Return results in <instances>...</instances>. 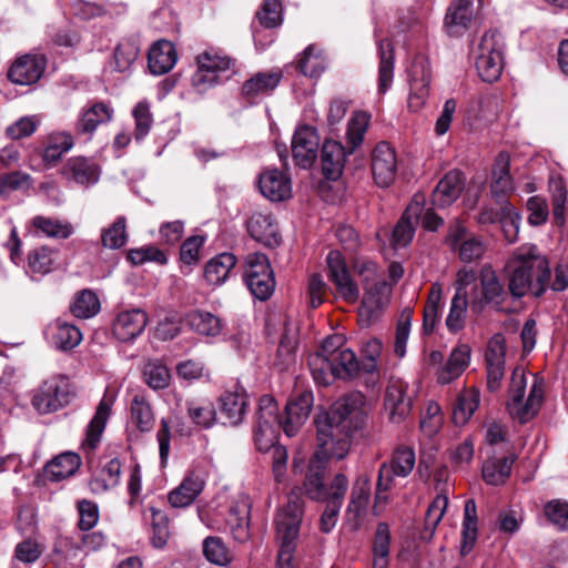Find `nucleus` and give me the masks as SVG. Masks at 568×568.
I'll return each instance as SVG.
<instances>
[{"label": "nucleus", "instance_id": "1", "mask_svg": "<svg viewBox=\"0 0 568 568\" xmlns=\"http://www.w3.org/2000/svg\"><path fill=\"white\" fill-rule=\"evenodd\" d=\"M366 398L352 392L336 400L328 413L316 417L317 450L312 459L325 465L328 459H343L351 448V436L366 420Z\"/></svg>", "mask_w": 568, "mask_h": 568}, {"label": "nucleus", "instance_id": "2", "mask_svg": "<svg viewBox=\"0 0 568 568\" xmlns=\"http://www.w3.org/2000/svg\"><path fill=\"white\" fill-rule=\"evenodd\" d=\"M507 270L509 292L515 300L528 293L539 297L548 288L549 262L534 244L517 247L507 262Z\"/></svg>", "mask_w": 568, "mask_h": 568}, {"label": "nucleus", "instance_id": "3", "mask_svg": "<svg viewBox=\"0 0 568 568\" xmlns=\"http://www.w3.org/2000/svg\"><path fill=\"white\" fill-rule=\"evenodd\" d=\"M284 419L280 417L278 405L274 397L264 395L260 398L256 410L255 445L258 452L267 454L277 483L285 479L287 449L277 444L278 429H283Z\"/></svg>", "mask_w": 568, "mask_h": 568}, {"label": "nucleus", "instance_id": "4", "mask_svg": "<svg viewBox=\"0 0 568 568\" xmlns=\"http://www.w3.org/2000/svg\"><path fill=\"white\" fill-rule=\"evenodd\" d=\"M416 465V456L413 448L408 446L397 447L388 462H384L379 469L375 489V503L374 513L379 515L382 513V506H385L388 501L387 491H389L394 485L395 477H407Z\"/></svg>", "mask_w": 568, "mask_h": 568}, {"label": "nucleus", "instance_id": "5", "mask_svg": "<svg viewBox=\"0 0 568 568\" xmlns=\"http://www.w3.org/2000/svg\"><path fill=\"white\" fill-rule=\"evenodd\" d=\"M526 386L525 369L516 367L511 374L507 409L511 417L518 419L521 424L527 423L537 414L542 400V389L536 382L531 386L527 399L524 400Z\"/></svg>", "mask_w": 568, "mask_h": 568}, {"label": "nucleus", "instance_id": "6", "mask_svg": "<svg viewBox=\"0 0 568 568\" xmlns=\"http://www.w3.org/2000/svg\"><path fill=\"white\" fill-rule=\"evenodd\" d=\"M504 39L496 30L484 33L476 51V69L485 82L499 79L504 69Z\"/></svg>", "mask_w": 568, "mask_h": 568}, {"label": "nucleus", "instance_id": "7", "mask_svg": "<svg viewBox=\"0 0 568 568\" xmlns=\"http://www.w3.org/2000/svg\"><path fill=\"white\" fill-rule=\"evenodd\" d=\"M480 285L473 288L470 295V311L481 314L487 306L496 311H506L504 303L511 296L509 288L505 290L495 271L485 266L480 271Z\"/></svg>", "mask_w": 568, "mask_h": 568}, {"label": "nucleus", "instance_id": "8", "mask_svg": "<svg viewBox=\"0 0 568 568\" xmlns=\"http://www.w3.org/2000/svg\"><path fill=\"white\" fill-rule=\"evenodd\" d=\"M72 395L69 378L55 375L41 384L32 397V406L42 415L54 413L67 406Z\"/></svg>", "mask_w": 568, "mask_h": 568}, {"label": "nucleus", "instance_id": "9", "mask_svg": "<svg viewBox=\"0 0 568 568\" xmlns=\"http://www.w3.org/2000/svg\"><path fill=\"white\" fill-rule=\"evenodd\" d=\"M304 514V500L298 486L292 488L287 495L286 505L280 509L275 517V526L278 540H297L302 518Z\"/></svg>", "mask_w": 568, "mask_h": 568}, {"label": "nucleus", "instance_id": "10", "mask_svg": "<svg viewBox=\"0 0 568 568\" xmlns=\"http://www.w3.org/2000/svg\"><path fill=\"white\" fill-rule=\"evenodd\" d=\"M328 278L337 294L347 303H356L359 297L357 284L352 280L346 262L338 251H331L326 257Z\"/></svg>", "mask_w": 568, "mask_h": 568}, {"label": "nucleus", "instance_id": "11", "mask_svg": "<svg viewBox=\"0 0 568 568\" xmlns=\"http://www.w3.org/2000/svg\"><path fill=\"white\" fill-rule=\"evenodd\" d=\"M409 386L399 378H392L386 387L384 408L392 423L403 422L412 412L413 397Z\"/></svg>", "mask_w": 568, "mask_h": 568}, {"label": "nucleus", "instance_id": "12", "mask_svg": "<svg viewBox=\"0 0 568 568\" xmlns=\"http://www.w3.org/2000/svg\"><path fill=\"white\" fill-rule=\"evenodd\" d=\"M371 169L374 181L381 187L389 186L397 173V156L394 148L386 141L376 144L372 152Z\"/></svg>", "mask_w": 568, "mask_h": 568}, {"label": "nucleus", "instance_id": "13", "mask_svg": "<svg viewBox=\"0 0 568 568\" xmlns=\"http://www.w3.org/2000/svg\"><path fill=\"white\" fill-rule=\"evenodd\" d=\"M487 388L497 390L505 375L506 339L501 334H495L488 342L485 353Z\"/></svg>", "mask_w": 568, "mask_h": 568}, {"label": "nucleus", "instance_id": "14", "mask_svg": "<svg viewBox=\"0 0 568 568\" xmlns=\"http://www.w3.org/2000/svg\"><path fill=\"white\" fill-rule=\"evenodd\" d=\"M424 206L425 195L415 194L393 230L392 245L394 248L405 247L412 242L415 234V225L420 219Z\"/></svg>", "mask_w": 568, "mask_h": 568}, {"label": "nucleus", "instance_id": "15", "mask_svg": "<svg viewBox=\"0 0 568 568\" xmlns=\"http://www.w3.org/2000/svg\"><path fill=\"white\" fill-rule=\"evenodd\" d=\"M47 68V59L40 54H24L16 59L8 70V79L18 85L38 82Z\"/></svg>", "mask_w": 568, "mask_h": 568}, {"label": "nucleus", "instance_id": "16", "mask_svg": "<svg viewBox=\"0 0 568 568\" xmlns=\"http://www.w3.org/2000/svg\"><path fill=\"white\" fill-rule=\"evenodd\" d=\"M275 288V280L265 254L251 255V294L260 301L268 300Z\"/></svg>", "mask_w": 568, "mask_h": 568}, {"label": "nucleus", "instance_id": "17", "mask_svg": "<svg viewBox=\"0 0 568 568\" xmlns=\"http://www.w3.org/2000/svg\"><path fill=\"white\" fill-rule=\"evenodd\" d=\"M318 143L315 129L308 125L300 126L292 140V154L295 163L303 169L312 166L317 156Z\"/></svg>", "mask_w": 568, "mask_h": 568}, {"label": "nucleus", "instance_id": "18", "mask_svg": "<svg viewBox=\"0 0 568 568\" xmlns=\"http://www.w3.org/2000/svg\"><path fill=\"white\" fill-rule=\"evenodd\" d=\"M471 359V348L468 344H458L454 347L440 366L437 367L435 376L439 385H448L458 379Z\"/></svg>", "mask_w": 568, "mask_h": 568}, {"label": "nucleus", "instance_id": "19", "mask_svg": "<svg viewBox=\"0 0 568 568\" xmlns=\"http://www.w3.org/2000/svg\"><path fill=\"white\" fill-rule=\"evenodd\" d=\"M348 489V478L338 473L331 481V498L325 499L326 507L321 516L320 527L323 532H329L335 527L345 494Z\"/></svg>", "mask_w": 568, "mask_h": 568}, {"label": "nucleus", "instance_id": "20", "mask_svg": "<svg viewBox=\"0 0 568 568\" xmlns=\"http://www.w3.org/2000/svg\"><path fill=\"white\" fill-rule=\"evenodd\" d=\"M261 194L271 202H282L292 196L291 179L277 169H266L257 180Z\"/></svg>", "mask_w": 568, "mask_h": 568}, {"label": "nucleus", "instance_id": "21", "mask_svg": "<svg viewBox=\"0 0 568 568\" xmlns=\"http://www.w3.org/2000/svg\"><path fill=\"white\" fill-rule=\"evenodd\" d=\"M313 402V393L311 390H303L286 404L283 430L288 437L295 436L307 420Z\"/></svg>", "mask_w": 568, "mask_h": 568}, {"label": "nucleus", "instance_id": "22", "mask_svg": "<svg viewBox=\"0 0 568 568\" xmlns=\"http://www.w3.org/2000/svg\"><path fill=\"white\" fill-rule=\"evenodd\" d=\"M148 323V315L141 308L120 312L112 325L114 336L121 342H130L141 335Z\"/></svg>", "mask_w": 568, "mask_h": 568}, {"label": "nucleus", "instance_id": "23", "mask_svg": "<svg viewBox=\"0 0 568 568\" xmlns=\"http://www.w3.org/2000/svg\"><path fill=\"white\" fill-rule=\"evenodd\" d=\"M392 288L384 280H365V293L362 300L361 313L367 317L377 316L389 303Z\"/></svg>", "mask_w": 568, "mask_h": 568}, {"label": "nucleus", "instance_id": "24", "mask_svg": "<svg viewBox=\"0 0 568 568\" xmlns=\"http://www.w3.org/2000/svg\"><path fill=\"white\" fill-rule=\"evenodd\" d=\"M465 187V176L458 170L449 171L434 189L432 204L436 207H446L454 203Z\"/></svg>", "mask_w": 568, "mask_h": 568}, {"label": "nucleus", "instance_id": "25", "mask_svg": "<svg viewBox=\"0 0 568 568\" xmlns=\"http://www.w3.org/2000/svg\"><path fill=\"white\" fill-rule=\"evenodd\" d=\"M205 480L195 471L185 476L182 483L168 495L170 505L174 508H185L194 503L203 491Z\"/></svg>", "mask_w": 568, "mask_h": 568}, {"label": "nucleus", "instance_id": "26", "mask_svg": "<svg viewBox=\"0 0 568 568\" xmlns=\"http://www.w3.org/2000/svg\"><path fill=\"white\" fill-rule=\"evenodd\" d=\"M220 402L221 414L226 418L224 424L237 426L243 422L246 406V390L241 384L236 383L234 390H229L222 395Z\"/></svg>", "mask_w": 568, "mask_h": 568}, {"label": "nucleus", "instance_id": "27", "mask_svg": "<svg viewBox=\"0 0 568 568\" xmlns=\"http://www.w3.org/2000/svg\"><path fill=\"white\" fill-rule=\"evenodd\" d=\"M62 175L81 185L95 184L99 180L100 169L97 163L84 156H74L63 165Z\"/></svg>", "mask_w": 568, "mask_h": 568}, {"label": "nucleus", "instance_id": "28", "mask_svg": "<svg viewBox=\"0 0 568 568\" xmlns=\"http://www.w3.org/2000/svg\"><path fill=\"white\" fill-rule=\"evenodd\" d=\"M509 166V154L500 152L495 160L490 185L491 194L498 203H500V201L507 202L505 196L514 190Z\"/></svg>", "mask_w": 568, "mask_h": 568}, {"label": "nucleus", "instance_id": "29", "mask_svg": "<svg viewBox=\"0 0 568 568\" xmlns=\"http://www.w3.org/2000/svg\"><path fill=\"white\" fill-rule=\"evenodd\" d=\"M178 53L172 42L160 40L155 42L148 54V63L151 73L162 75L168 73L176 63Z\"/></svg>", "mask_w": 568, "mask_h": 568}, {"label": "nucleus", "instance_id": "30", "mask_svg": "<svg viewBox=\"0 0 568 568\" xmlns=\"http://www.w3.org/2000/svg\"><path fill=\"white\" fill-rule=\"evenodd\" d=\"M346 160L345 146L333 140H327L322 146L321 161L323 174L328 180H337L344 169Z\"/></svg>", "mask_w": 568, "mask_h": 568}, {"label": "nucleus", "instance_id": "31", "mask_svg": "<svg viewBox=\"0 0 568 568\" xmlns=\"http://www.w3.org/2000/svg\"><path fill=\"white\" fill-rule=\"evenodd\" d=\"M325 465L320 464L317 460L311 459L308 470L301 490L312 500L324 501L331 498V484H324Z\"/></svg>", "mask_w": 568, "mask_h": 568}, {"label": "nucleus", "instance_id": "32", "mask_svg": "<svg viewBox=\"0 0 568 568\" xmlns=\"http://www.w3.org/2000/svg\"><path fill=\"white\" fill-rule=\"evenodd\" d=\"M112 116L113 108L110 103L95 101L83 109L77 129L81 133L92 134L99 125L110 122Z\"/></svg>", "mask_w": 568, "mask_h": 568}, {"label": "nucleus", "instance_id": "33", "mask_svg": "<svg viewBox=\"0 0 568 568\" xmlns=\"http://www.w3.org/2000/svg\"><path fill=\"white\" fill-rule=\"evenodd\" d=\"M112 400L103 397L97 407V412L87 428L85 438L82 447L89 452L94 450L105 428L106 420L110 416Z\"/></svg>", "mask_w": 568, "mask_h": 568}, {"label": "nucleus", "instance_id": "34", "mask_svg": "<svg viewBox=\"0 0 568 568\" xmlns=\"http://www.w3.org/2000/svg\"><path fill=\"white\" fill-rule=\"evenodd\" d=\"M251 237L267 246L280 243L278 229L271 213L255 212L251 216Z\"/></svg>", "mask_w": 568, "mask_h": 568}, {"label": "nucleus", "instance_id": "35", "mask_svg": "<svg viewBox=\"0 0 568 568\" xmlns=\"http://www.w3.org/2000/svg\"><path fill=\"white\" fill-rule=\"evenodd\" d=\"M80 465V457L74 453L67 452L47 463L43 474L47 479L59 481L74 475Z\"/></svg>", "mask_w": 568, "mask_h": 568}, {"label": "nucleus", "instance_id": "36", "mask_svg": "<svg viewBox=\"0 0 568 568\" xmlns=\"http://www.w3.org/2000/svg\"><path fill=\"white\" fill-rule=\"evenodd\" d=\"M371 498V478L363 474L355 478L349 501L347 505V516H352L353 519L359 518L364 511L366 510V507L368 505Z\"/></svg>", "mask_w": 568, "mask_h": 568}, {"label": "nucleus", "instance_id": "37", "mask_svg": "<svg viewBox=\"0 0 568 568\" xmlns=\"http://www.w3.org/2000/svg\"><path fill=\"white\" fill-rule=\"evenodd\" d=\"M195 65H201L205 72L217 75V80L223 81V74L226 71L235 72V61L214 50H205L195 57Z\"/></svg>", "mask_w": 568, "mask_h": 568}, {"label": "nucleus", "instance_id": "38", "mask_svg": "<svg viewBox=\"0 0 568 568\" xmlns=\"http://www.w3.org/2000/svg\"><path fill=\"white\" fill-rule=\"evenodd\" d=\"M480 403V392L476 387L464 388L457 396L453 412L456 425H465L474 415Z\"/></svg>", "mask_w": 568, "mask_h": 568}, {"label": "nucleus", "instance_id": "39", "mask_svg": "<svg viewBox=\"0 0 568 568\" xmlns=\"http://www.w3.org/2000/svg\"><path fill=\"white\" fill-rule=\"evenodd\" d=\"M473 19L471 0H455L447 10L445 26L450 33H458L468 28Z\"/></svg>", "mask_w": 568, "mask_h": 568}, {"label": "nucleus", "instance_id": "40", "mask_svg": "<svg viewBox=\"0 0 568 568\" xmlns=\"http://www.w3.org/2000/svg\"><path fill=\"white\" fill-rule=\"evenodd\" d=\"M379 67H378V90L385 93L390 87L394 77V49L387 39L378 42Z\"/></svg>", "mask_w": 568, "mask_h": 568}, {"label": "nucleus", "instance_id": "41", "mask_svg": "<svg viewBox=\"0 0 568 568\" xmlns=\"http://www.w3.org/2000/svg\"><path fill=\"white\" fill-rule=\"evenodd\" d=\"M81 339L82 334L75 325L57 321L51 327V341L60 351H70L77 347Z\"/></svg>", "mask_w": 568, "mask_h": 568}, {"label": "nucleus", "instance_id": "42", "mask_svg": "<svg viewBox=\"0 0 568 568\" xmlns=\"http://www.w3.org/2000/svg\"><path fill=\"white\" fill-rule=\"evenodd\" d=\"M443 300V286L440 283H433L424 307L423 329L426 334L434 332L440 318V305Z\"/></svg>", "mask_w": 568, "mask_h": 568}, {"label": "nucleus", "instance_id": "43", "mask_svg": "<svg viewBox=\"0 0 568 568\" xmlns=\"http://www.w3.org/2000/svg\"><path fill=\"white\" fill-rule=\"evenodd\" d=\"M236 258L231 253H222L210 260L204 270V277L211 285L222 284L230 271L234 267Z\"/></svg>", "mask_w": 568, "mask_h": 568}, {"label": "nucleus", "instance_id": "44", "mask_svg": "<svg viewBox=\"0 0 568 568\" xmlns=\"http://www.w3.org/2000/svg\"><path fill=\"white\" fill-rule=\"evenodd\" d=\"M515 455L504 458H491L483 465V479L489 485H500L510 476Z\"/></svg>", "mask_w": 568, "mask_h": 568}, {"label": "nucleus", "instance_id": "45", "mask_svg": "<svg viewBox=\"0 0 568 568\" xmlns=\"http://www.w3.org/2000/svg\"><path fill=\"white\" fill-rule=\"evenodd\" d=\"M72 146L73 139L71 134L65 132L52 134L42 151V160L47 166H54Z\"/></svg>", "mask_w": 568, "mask_h": 568}, {"label": "nucleus", "instance_id": "46", "mask_svg": "<svg viewBox=\"0 0 568 568\" xmlns=\"http://www.w3.org/2000/svg\"><path fill=\"white\" fill-rule=\"evenodd\" d=\"M142 379L152 389H164L170 385L171 373L159 359H149L142 368Z\"/></svg>", "mask_w": 568, "mask_h": 568}, {"label": "nucleus", "instance_id": "47", "mask_svg": "<svg viewBox=\"0 0 568 568\" xmlns=\"http://www.w3.org/2000/svg\"><path fill=\"white\" fill-rule=\"evenodd\" d=\"M298 70L306 77H320L326 68V59L323 51L315 44H310L303 51L297 62Z\"/></svg>", "mask_w": 568, "mask_h": 568}, {"label": "nucleus", "instance_id": "48", "mask_svg": "<svg viewBox=\"0 0 568 568\" xmlns=\"http://www.w3.org/2000/svg\"><path fill=\"white\" fill-rule=\"evenodd\" d=\"M186 324L196 333L215 336L221 331L220 320L210 312L194 310L185 315Z\"/></svg>", "mask_w": 568, "mask_h": 568}, {"label": "nucleus", "instance_id": "49", "mask_svg": "<svg viewBox=\"0 0 568 568\" xmlns=\"http://www.w3.org/2000/svg\"><path fill=\"white\" fill-rule=\"evenodd\" d=\"M462 536L460 551L463 555H466L473 549L477 540V507L473 499H468L465 503Z\"/></svg>", "mask_w": 568, "mask_h": 568}, {"label": "nucleus", "instance_id": "50", "mask_svg": "<svg viewBox=\"0 0 568 568\" xmlns=\"http://www.w3.org/2000/svg\"><path fill=\"white\" fill-rule=\"evenodd\" d=\"M131 418L141 432H149L154 424V414L151 404L142 394H135L131 400Z\"/></svg>", "mask_w": 568, "mask_h": 568}, {"label": "nucleus", "instance_id": "51", "mask_svg": "<svg viewBox=\"0 0 568 568\" xmlns=\"http://www.w3.org/2000/svg\"><path fill=\"white\" fill-rule=\"evenodd\" d=\"M369 120V114L363 111L355 112L352 115L346 130V143L349 153L354 152L363 143Z\"/></svg>", "mask_w": 568, "mask_h": 568}, {"label": "nucleus", "instance_id": "52", "mask_svg": "<svg viewBox=\"0 0 568 568\" xmlns=\"http://www.w3.org/2000/svg\"><path fill=\"white\" fill-rule=\"evenodd\" d=\"M333 371L337 378L353 379L358 375L362 366L351 348L337 352V356L333 357Z\"/></svg>", "mask_w": 568, "mask_h": 568}, {"label": "nucleus", "instance_id": "53", "mask_svg": "<svg viewBox=\"0 0 568 568\" xmlns=\"http://www.w3.org/2000/svg\"><path fill=\"white\" fill-rule=\"evenodd\" d=\"M31 225L45 236L53 239H68L73 232V227L69 222L42 215L34 216L31 220Z\"/></svg>", "mask_w": 568, "mask_h": 568}, {"label": "nucleus", "instance_id": "54", "mask_svg": "<svg viewBox=\"0 0 568 568\" xmlns=\"http://www.w3.org/2000/svg\"><path fill=\"white\" fill-rule=\"evenodd\" d=\"M70 311L78 318H90L99 313L100 301L91 290H82L74 296Z\"/></svg>", "mask_w": 568, "mask_h": 568}, {"label": "nucleus", "instance_id": "55", "mask_svg": "<svg viewBox=\"0 0 568 568\" xmlns=\"http://www.w3.org/2000/svg\"><path fill=\"white\" fill-rule=\"evenodd\" d=\"M390 547V531L389 527L386 523H379L377 525L374 542H373V554H374V567L375 568H386L388 562Z\"/></svg>", "mask_w": 568, "mask_h": 568}, {"label": "nucleus", "instance_id": "56", "mask_svg": "<svg viewBox=\"0 0 568 568\" xmlns=\"http://www.w3.org/2000/svg\"><path fill=\"white\" fill-rule=\"evenodd\" d=\"M468 305L470 306V300H468V297L459 295L453 296L449 312L445 320L448 332L456 334L465 327Z\"/></svg>", "mask_w": 568, "mask_h": 568}, {"label": "nucleus", "instance_id": "57", "mask_svg": "<svg viewBox=\"0 0 568 568\" xmlns=\"http://www.w3.org/2000/svg\"><path fill=\"white\" fill-rule=\"evenodd\" d=\"M202 548L209 562L222 567L231 562L230 551L222 538L209 536L203 540Z\"/></svg>", "mask_w": 568, "mask_h": 568}, {"label": "nucleus", "instance_id": "58", "mask_svg": "<svg viewBox=\"0 0 568 568\" xmlns=\"http://www.w3.org/2000/svg\"><path fill=\"white\" fill-rule=\"evenodd\" d=\"M500 224L503 233L508 243H514L517 240L520 225V214L509 202L500 201Z\"/></svg>", "mask_w": 568, "mask_h": 568}, {"label": "nucleus", "instance_id": "59", "mask_svg": "<svg viewBox=\"0 0 568 568\" xmlns=\"http://www.w3.org/2000/svg\"><path fill=\"white\" fill-rule=\"evenodd\" d=\"M308 366L314 382L318 385H329L335 378H337L333 371L332 361L316 353L310 355Z\"/></svg>", "mask_w": 568, "mask_h": 568}, {"label": "nucleus", "instance_id": "60", "mask_svg": "<svg viewBox=\"0 0 568 568\" xmlns=\"http://www.w3.org/2000/svg\"><path fill=\"white\" fill-rule=\"evenodd\" d=\"M412 316L413 311L410 308H405L400 313V316L397 322L394 341V353L399 358H403L406 355V347L410 333Z\"/></svg>", "mask_w": 568, "mask_h": 568}, {"label": "nucleus", "instance_id": "61", "mask_svg": "<svg viewBox=\"0 0 568 568\" xmlns=\"http://www.w3.org/2000/svg\"><path fill=\"white\" fill-rule=\"evenodd\" d=\"M126 223L125 217L119 216L114 223L102 231L101 242L104 247L108 248H120L126 242Z\"/></svg>", "mask_w": 568, "mask_h": 568}, {"label": "nucleus", "instance_id": "62", "mask_svg": "<svg viewBox=\"0 0 568 568\" xmlns=\"http://www.w3.org/2000/svg\"><path fill=\"white\" fill-rule=\"evenodd\" d=\"M383 344L376 337H371L362 345V371L367 374L377 373V361L382 355Z\"/></svg>", "mask_w": 568, "mask_h": 568}, {"label": "nucleus", "instance_id": "63", "mask_svg": "<svg viewBox=\"0 0 568 568\" xmlns=\"http://www.w3.org/2000/svg\"><path fill=\"white\" fill-rule=\"evenodd\" d=\"M31 176L21 171H13L0 175V196L7 199L12 192L29 189Z\"/></svg>", "mask_w": 568, "mask_h": 568}, {"label": "nucleus", "instance_id": "64", "mask_svg": "<svg viewBox=\"0 0 568 568\" xmlns=\"http://www.w3.org/2000/svg\"><path fill=\"white\" fill-rule=\"evenodd\" d=\"M255 17L264 28H276L283 21L282 3L280 0H265Z\"/></svg>", "mask_w": 568, "mask_h": 568}]
</instances>
